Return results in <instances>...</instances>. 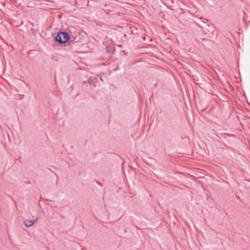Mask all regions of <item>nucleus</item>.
Listing matches in <instances>:
<instances>
[{
  "instance_id": "nucleus-1",
  "label": "nucleus",
  "mask_w": 250,
  "mask_h": 250,
  "mask_svg": "<svg viewBox=\"0 0 250 250\" xmlns=\"http://www.w3.org/2000/svg\"><path fill=\"white\" fill-rule=\"evenodd\" d=\"M69 39V35L65 32H61L55 37L56 41L60 43H64Z\"/></svg>"
},
{
  "instance_id": "nucleus-2",
  "label": "nucleus",
  "mask_w": 250,
  "mask_h": 250,
  "mask_svg": "<svg viewBox=\"0 0 250 250\" xmlns=\"http://www.w3.org/2000/svg\"><path fill=\"white\" fill-rule=\"evenodd\" d=\"M34 220H24V224L27 227H29L32 226L34 223H35Z\"/></svg>"
}]
</instances>
